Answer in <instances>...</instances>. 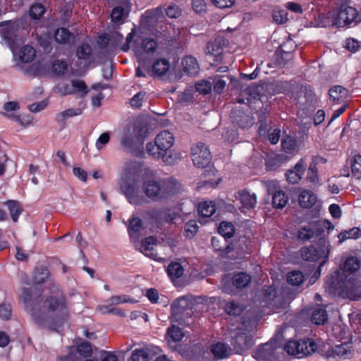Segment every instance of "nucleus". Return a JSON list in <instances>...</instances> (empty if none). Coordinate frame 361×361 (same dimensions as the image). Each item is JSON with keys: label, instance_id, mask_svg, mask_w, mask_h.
Returning <instances> with one entry per match:
<instances>
[{"label": "nucleus", "instance_id": "obj_1", "mask_svg": "<svg viewBox=\"0 0 361 361\" xmlns=\"http://www.w3.org/2000/svg\"><path fill=\"white\" fill-rule=\"evenodd\" d=\"M1 36L13 54V62L15 68L27 75H38L42 73L44 66L40 61L31 63L36 57V51L30 45L22 46L16 49L18 39L14 29L11 27L3 28Z\"/></svg>", "mask_w": 361, "mask_h": 361}, {"label": "nucleus", "instance_id": "obj_2", "mask_svg": "<svg viewBox=\"0 0 361 361\" xmlns=\"http://www.w3.org/2000/svg\"><path fill=\"white\" fill-rule=\"evenodd\" d=\"M30 312L33 321L40 326H45L48 318L52 316L65 317L68 314L66 300L62 295L50 297L44 302L42 309L35 305Z\"/></svg>", "mask_w": 361, "mask_h": 361}, {"label": "nucleus", "instance_id": "obj_3", "mask_svg": "<svg viewBox=\"0 0 361 361\" xmlns=\"http://www.w3.org/2000/svg\"><path fill=\"white\" fill-rule=\"evenodd\" d=\"M139 180L135 174L126 173L119 182L120 189L131 204H140L143 198L140 194Z\"/></svg>", "mask_w": 361, "mask_h": 361}, {"label": "nucleus", "instance_id": "obj_4", "mask_svg": "<svg viewBox=\"0 0 361 361\" xmlns=\"http://www.w3.org/2000/svg\"><path fill=\"white\" fill-rule=\"evenodd\" d=\"M148 129L135 123L126 127L122 133L121 145L126 149H131L136 143L142 142L147 135Z\"/></svg>", "mask_w": 361, "mask_h": 361}, {"label": "nucleus", "instance_id": "obj_5", "mask_svg": "<svg viewBox=\"0 0 361 361\" xmlns=\"http://www.w3.org/2000/svg\"><path fill=\"white\" fill-rule=\"evenodd\" d=\"M317 345L313 339L290 340L286 343L284 350L298 358L312 354L317 350Z\"/></svg>", "mask_w": 361, "mask_h": 361}, {"label": "nucleus", "instance_id": "obj_6", "mask_svg": "<svg viewBox=\"0 0 361 361\" xmlns=\"http://www.w3.org/2000/svg\"><path fill=\"white\" fill-rule=\"evenodd\" d=\"M318 245L319 247V249H317L314 246L303 247L301 250V256L304 260L310 262H314L319 259L323 258V261L320 264V267H322L329 259L331 245L326 238H320Z\"/></svg>", "mask_w": 361, "mask_h": 361}, {"label": "nucleus", "instance_id": "obj_7", "mask_svg": "<svg viewBox=\"0 0 361 361\" xmlns=\"http://www.w3.org/2000/svg\"><path fill=\"white\" fill-rule=\"evenodd\" d=\"M331 288L334 290H339V293L343 296L348 298L350 300H358L361 299V284L355 279H350L341 281L340 284L338 282L336 284L332 283Z\"/></svg>", "mask_w": 361, "mask_h": 361}, {"label": "nucleus", "instance_id": "obj_8", "mask_svg": "<svg viewBox=\"0 0 361 361\" xmlns=\"http://www.w3.org/2000/svg\"><path fill=\"white\" fill-rule=\"evenodd\" d=\"M142 180V190L145 196L152 201L156 200L158 196V178L156 173L149 169L145 170Z\"/></svg>", "mask_w": 361, "mask_h": 361}, {"label": "nucleus", "instance_id": "obj_9", "mask_svg": "<svg viewBox=\"0 0 361 361\" xmlns=\"http://www.w3.org/2000/svg\"><path fill=\"white\" fill-rule=\"evenodd\" d=\"M159 58V80H165L168 82H173L180 78V75L176 70V59L175 56Z\"/></svg>", "mask_w": 361, "mask_h": 361}, {"label": "nucleus", "instance_id": "obj_10", "mask_svg": "<svg viewBox=\"0 0 361 361\" xmlns=\"http://www.w3.org/2000/svg\"><path fill=\"white\" fill-rule=\"evenodd\" d=\"M358 21L359 14L355 8L351 6H341L334 23L338 27H344L355 25Z\"/></svg>", "mask_w": 361, "mask_h": 361}, {"label": "nucleus", "instance_id": "obj_11", "mask_svg": "<svg viewBox=\"0 0 361 361\" xmlns=\"http://www.w3.org/2000/svg\"><path fill=\"white\" fill-rule=\"evenodd\" d=\"M191 157L195 166L205 168L210 162L211 153L205 144L198 142L191 148Z\"/></svg>", "mask_w": 361, "mask_h": 361}, {"label": "nucleus", "instance_id": "obj_12", "mask_svg": "<svg viewBox=\"0 0 361 361\" xmlns=\"http://www.w3.org/2000/svg\"><path fill=\"white\" fill-rule=\"evenodd\" d=\"M183 190L181 184L173 177L159 180V200L173 197Z\"/></svg>", "mask_w": 361, "mask_h": 361}, {"label": "nucleus", "instance_id": "obj_13", "mask_svg": "<svg viewBox=\"0 0 361 361\" xmlns=\"http://www.w3.org/2000/svg\"><path fill=\"white\" fill-rule=\"evenodd\" d=\"M354 354L351 343L345 342L339 345H336L334 348L327 350L324 356V357L331 361L335 358L339 359H350Z\"/></svg>", "mask_w": 361, "mask_h": 361}, {"label": "nucleus", "instance_id": "obj_14", "mask_svg": "<svg viewBox=\"0 0 361 361\" xmlns=\"http://www.w3.org/2000/svg\"><path fill=\"white\" fill-rule=\"evenodd\" d=\"M231 118L234 124L242 129L252 127L255 123V119L249 114L240 110H234L231 112Z\"/></svg>", "mask_w": 361, "mask_h": 361}, {"label": "nucleus", "instance_id": "obj_15", "mask_svg": "<svg viewBox=\"0 0 361 361\" xmlns=\"http://www.w3.org/2000/svg\"><path fill=\"white\" fill-rule=\"evenodd\" d=\"M140 251L146 257L157 260V240L154 236H149L142 240Z\"/></svg>", "mask_w": 361, "mask_h": 361}, {"label": "nucleus", "instance_id": "obj_16", "mask_svg": "<svg viewBox=\"0 0 361 361\" xmlns=\"http://www.w3.org/2000/svg\"><path fill=\"white\" fill-rule=\"evenodd\" d=\"M236 353L240 354L252 345L251 338L245 333H238L231 341Z\"/></svg>", "mask_w": 361, "mask_h": 361}, {"label": "nucleus", "instance_id": "obj_17", "mask_svg": "<svg viewBox=\"0 0 361 361\" xmlns=\"http://www.w3.org/2000/svg\"><path fill=\"white\" fill-rule=\"evenodd\" d=\"M182 66L183 72L188 76H195L200 71V65L197 60L190 55L183 59Z\"/></svg>", "mask_w": 361, "mask_h": 361}, {"label": "nucleus", "instance_id": "obj_18", "mask_svg": "<svg viewBox=\"0 0 361 361\" xmlns=\"http://www.w3.org/2000/svg\"><path fill=\"white\" fill-rule=\"evenodd\" d=\"M305 171V162L300 159L294 166L293 169L286 173L287 181L291 184L297 183L304 174Z\"/></svg>", "mask_w": 361, "mask_h": 361}, {"label": "nucleus", "instance_id": "obj_19", "mask_svg": "<svg viewBox=\"0 0 361 361\" xmlns=\"http://www.w3.org/2000/svg\"><path fill=\"white\" fill-rule=\"evenodd\" d=\"M155 354V348L151 346L135 349L132 353L130 361H149Z\"/></svg>", "mask_w": 361, "mask_h": 361}, {"label": "nucleus", "instance_id": "obj_20", "mask_svg": "<svg viewBox=\"0 0 361 361\" xmlns=\"http://www.w3.org/2000/svg\"><path fill=\"white\" fill-rule=\"evenodd\" d=\"M142 228V220L137 216H132L128 220V233L130 239L133 242H137L139 238V233Z\"/></svg>", "mask_w": 361, "mask_h": 361}, {"label": "nucleus", "instance_id": "obj_21", "mask_svg": "<svg viewBox=\"0 0 361 361\" xmlns=\"http://www.w3.org/2000/svg\"><path fill=\"white\" fill-rule=\"evenodd\" d=\"M275 350L271 343L263 344L257 348L255 357L259 360L273 361Z\"/></svg>", "mask_w": 361, "mask_h": 361}, {"label": "nucleus", "instance_id": "obj_22", "mask_svg": "<svg viewBox=\"0 0 361 361\" xmlns=\"http://www.w3.org/2000/svg\"><path fill=\"white\" fill-rule=\"evenodd\" d=\"M193 305L191 295H184L177 298L172 304V310L175 314H180L192 307Z\"/></svg>", "mask_w": 361, "mask_h": 361}, {"label": "nucleus", "instance_id": "obj_23", "mask_svg": "<svg viewBox=\"0 0 361 361\" xmlns=\"http://www.w3.org/2000/svg\"><path fill=\"white\" fill-rule=\"evenodd\" d=\"M145 228L149 233L158 229V212L156 209L147 212L144 216Z\"/></svg>", "mask_w": 361, "mask_h": 361}, {"label": "nucleus", "instance_id": "obj_24", "mask_svg": "<svg viewBox=\"0 0 361 361\" xmlns=\"http://www.w3.org/2000/svg\"><path fill=\"white\" fill-rule=\"evenodd\" d=\"M157 64L158 60L154 61L152 68H149L145 61L141 62L136 69V75L137 77H145L149 75L154 78H158V71L157 69Z\"/></svg>", "mask_w": 361, "mask_h": 361}, {"label": "nucleus", "instance_id": "obj_25", "mask_svg": "<svg viewBox=\"0 0 361 361\" xmlns=\"http://www.w3.org/2000/svg\"><path fill=\"white\" fill-rule=\"evenodd\" d=\"M238 199L243 207L247 209L254 208L257 203V197L255 193H250L247 190L238 192Z\"/></svg>", "mask_w": 361, "mask_h": 361}, {"label": "nucleus", "instance_id": "obj_26", "mask_svg": "<svg viewBox=\"0 0 361 361\" xmlns=\"http://www.w3.org/2000/svg\"><path fill=\"white\" fill-rule=\"evenodd\" d=\"M299 204L302 207L310 208L317 201V196L310 190H302L298 197Z\"/></svg>", "mask_w": 361, "mask_h": 361}, {"label": "nucleus", "instance_id": "obj_27", "mask_svg": "<svg viewBox=\"0 0 361 361\" xmlns=\"http://www.w3.org/2000/svg\"><path fill=\"white\" fill-rule=\"evenodd\" d=\"M174 142V137L172 133L168 130L159 131V151L169 149Z\"/></svg>", "mask_w": 361, "mask_h": 361}, {"label": "nucleus", "instance_id": "obj_28", "mask_svg": "<svg viewBox=\"0 0 361 361\" xmlns=\"http://www.w3.org/2000/svg\"><path fill=\"white\" fill-rule=\"evenodd\" d=\"M211 352L216 359L221 360L228 357L231 348L224 343H217L212 345Z\"/></svg>", "mask_w": 361, "mask_h": 361}, {"label": "nucleus", "instance_id": "obj_29", "mask_svg": "<svg viewBox=\"0 0 361 361\" xmlns=\"http://www.w3.org/2000/svg\"><path fill=\"white\" fill-rule=\"evenodd\" d=\"M160 157L166 165H173L180 159V154L171 149V148L159 151Z\"/></svg>", "mask_w": 361, "mask_h": 361}, {"label": "nucleus", "instance_id": "obj_30", "mask_svg": "<svg viewBox=\"0 0 361 361\" xmlns=\"http://www.w3.org/2000/svg\"><path fill=\"white\" fill-rule=\"evenodd\" d=\"M327 319L328 314L324 308L317 306L314 309L311 317V320L313 323L321 325L326 322Z\"/></svg>", "mask_w": 361, "mask_h": 361}, {"label": "nucleus", "instance_id": "obj_31", "mask_svg": "<svg viewBox=\"0 0 361 361\" xmlns=\"http://www.w3.org/2000/svg\"><path fill=\"white\" fill-rule=\"evenodd\" d=\"M361 268V259L355 256H350L346 258L344 264L343 270L350 273H354Z\"/></svg>", "mask_w": 361, "mask_h": 361}, {"label": "nucleus", "instance_id": "obj_32", "mask_svg": "<svg viewBox=\"0 0 361 361\" xmlns=\"http://www.w3.org/2000/svg\"><path fill=\"white\" fill-rule=\"evenodd\" d=\"M216 212V205L214 202H202L199 204L198 212L204 217H210Z\"/></svg>", "mask_w": 361, "mask_h": 361}, {"label": "nucleus", "instance_id": "obj_33", "mask_svg": "<svg viewBox=\"0 0 361 361\" xmlns=\"http://www.w3.org/2000/svg\"><path fill=\"white\" fill-rule=\"evenodd\" d=\"M106 302V304L100 305L97 307V310L101 314H113L120 317L125 316V312L116 307L112 302H108L107 300Z\"/></svg>", "mask_w": 361, "mask_h": 361}, {"label": "nucleus", "instance_id": "obj_34", "mask_svg": "<svg viewBox=\"0 0 361 361\" xmlns=\"http://www.w3.org/2000/svg\"><path fill=\"white\" fill-rule=\"evenodd\" d=\"M166 272L172 280H173L175 279H178L183 276L184 269L180 263L171 262L168 265L166 268Z\"/></svg>", "mask_w": 361, "mask_h": 361}, {"label": "nucleus", "instance_id": "obj_35", "mask_svg": "<svg viewBox=\"0 0 361 361\" xmlns=\"http://www.w3.org/2000/svg\"><path fill=\"white\" fill-rule=\"evenodd\" d=\"M360 237L361 230L357 227H354L348 231H342L338 235L339 243H342L347 239H356Z\"/></svg>", "mask_w": 361, "mask_h": 361}, {"label": "nucleus", "instance_id": "obj_36", "mask_svg": "<svg viewBox=\"0 0 361 361\" xmlns=\"http://www.w3.org/2000/svg\"><path fill=\"white\" fill-rule=\"evenodd\" d=\"M183 336L184 334L181 329L173 325L168 329L166 338L169 342H178L181 341Z\"/></svg>", "mask_w": 361, "mask_h": 361}, {"label": "nucleus", "instance_id": "obj_37", "mask_svg": "<svg viewBox=\"0 0 361 361\" xmlns=\"http://www.w3.org/2000/svg\"><path fill=\"white\" fill-rule=\"evenodd\" d=\"M288 196L282 190L276 191L272 197L273 206L275 208H283L288 202Z\"/></svg>", "mask_w": 361, "mask_h": 361}, {"label": "nucleus", "instance_id": "obj_38", "mask_svg": "<svg viewBox=\"0 0 361 361\" xmlns=\"http://www.w3.org/2000/svg\"><path fill=\"white\" fill-rule=\"evenodd\" d=\"M276 290L273 287H267L264 289V300L269 305L280 307L282 305H277V301L279 300V298L276 296Z\"/></svg>", "mask_w": 361, "mask_h": 361}, {"label": "nucleus", "instance_id": "obj_39", "mask_svg": "<svg viewBox=\"0 0 361 361\" xmlns=\"http://www.w3.org/2000/svg\"><path fill=\"white\" fill-rule=\"evenodd\" d=\"M250 280L251 277L250 275L240 272L233 276V283L236 288H241L246 286L250 282Z\"/></svg>", "mask_w": 361, "mask_h": 361}, {"label": "nucleus", "instance_id": "obj_40", "mask_svg": "<svg viewBox=\"0 0 361 361\" xmlns=\"http://www.w3.org/2000/svg\"><path fill=\"white\" fill-rule=\"evenodd\" d=\"M281 145L283 151L288 154H293L296 150V140L291 136L286 135L281 141Z\"/></svg>", "mask_w": 361, "mask_h": 361}, {"label": "nucleus", "instance_id": "obj_41", "mask_svg": "<svg viewBox=\"0 0 361 361\" xmlns=\"http://www.w3.org/2000/svg\"><path fill=\"white\" fill-rule=\"evenodd\" d=\"M306 179L312 185H320L318 171L315 163L312 162L310 164Z\"/></svg>", "mask_w": 361, "mask_h": 361}, {"label": "nucleus", "instance_id": "obj_42", "mask_svg": "<svg viewBox=\"0 0 361 361\" xmlns=\"http://www.w3.org/2000/svg\"><path fill=\"white\" fill-rule=\"evenodd\" d=\"M305 277L300 271H292L287 274V281L292 286H298L303 283Z\"/></svg>", "mask_w": 361, "mask_h": 361}, {"label": "nucleus", "instance_id": "obj_43", "mask_svg": "<svg viewBox=\"0 0 361 361\" xmlns=\"http://www.w3.org/2000/svg\"><path fill=\"white\" fill-rule=\"evenodd\" d=\"M51 72L56 75H63L68 70V64L62 60H55L51 68Z\"/></svg>", "mask_w": 361, "mask_h": 361}, {"label": "nucleus", "instance_id": "obj_44", "mask_svg": "<svg viewBox=\"0 0 361 361\" xmlns=\"http://www.w3.org/2000/svg\"><path fill=\"white\" fill-rule=\"evenodd\" d=\"M71 35L66 28H60L54 33V39L57 43L66 44L71 40Z\"/></svg>", "mask_w": 361, "mask_h": 361}, {"label": "nucleus", "instance_id": "obj_45", "mask_svg": "<svg viewBox=\"0 0 361 361\" xmlns=\"http://www.w3.org/2000/svg\"><path fill=\"white\" fill-rule=\"evenodd\" d=\"M219 233L225 238H230L233 235L234 226L231 223L223 221L219 225Z\"/></svg>", "mask_w": 361, "mask_h": 361}, {"label": "nucleus", "instance_id": "obj_46", "mask_svg": "<svg viewBox=\"0 0 361 361\" xmlns=\"http://www.w3.org/2000/svg\"><path fill=\"white\" fill-rule=\"evenodd\" d=\"M352 175L357 179L361 178V155L354 156L351 161Z\"/></svg>", "mask_w": 361, "mask_h": 361}, {"label": "nucleus", "instance_id": "obj_47", "mask_svg": "<svg viewBox=\"0 0 361 361\" xmlns=\"http://www.w3.org/2000/svg\"><path fill=\"white\" fill-rule=\"evenodd\" d=\"M5 204L8 206L12 220L16 222L21 212L19 204L14 200H8Z\"/></svg>", "mask_w": 361, "mask_h": 361}, {"label": "nucleus", "instance_id": "obj_48", "mask_svg": "<svg viewBox=\"0 0 361 361\" xmlns=\"http://www.w3.org/2000/svg\"><path fill=\"white\" fill-rule=\"evenodd\" d=\"M108 302H112L114 305L123 304V303H135L137 302L138 300L132 298L127 295H114L111 297L108 300Z\"/></svg>", "mask_w": 361, "mask_h": 361}, {"label": "nucleus", "instance_id": "obj_49", "mask_svg": "<svg viewBox=\"0 0 361 361\" xmlns=\"http://www.w3.org/2000/svg\"><path fill=\"white\" fill-rule=\"evenodd\" d=\"M178 215L174 209H169L159 212V224L161 222L172 223Z\"/></svg>", "mask_w": 361, "mask_h": 361}, {"label": "nucleus", "instance_id": "obj_50", "mask_svg": "<svg viewBox=\"0 0 361 361\" xmlns=\"http://www.w3.org/2000/svg\"><path fill=\"white\" fill-rule=\"evenodd\" d=\"M273 20L277 24H285L288 22V13L283 9H274L272 13Z\"/></svg>", "mask_w": 361, "mask_h": 361}, {"label": "nucleus", "instance_id": "obj_51", "mask_svg": "<svg viewBox=\"0 0 361 361\" xmlns=\"http://www.w3.org/2000/svg\"><path fill=\"white\" fill-rule=\"evenodd\" d=\"M72 86L73 87L74 94H78L80 97H84L88 92L87 87L82 80H72Z\"/></svg>", "mask_w": 361, "mask_h": 361}, {"label": "nucleus", "instance_id": "obj_52", "mask_svg": "<svg viewBox=\"0 0 361 361\" xmlns=\"http://www.w3.org/2000/svg\"><path fill=\"white\" fill-rule=\"evenodd\" d=\"M346 92V90L341 86H335L329 90L330 98L336 103H338Z\"/></svg>", "mask_w": 361, "mask_h": 361}, {"label": "nucleus", "instance_id": "obj_53", "mask_svg": "<svg viewBox=\"0 0 361 361\" xmlns=\"http://www.w3.org/2000/svg\"><path fill=\"white\" fill-rule=\"evenodd\" d=\"M212 82L209 80H202L196 83V90L202 94H209L212 91Z\"/></svg>", "mask_w": 361, "mask_h": 361}, {"label": "nucleus", "instance_id": "obj_54", "mask_svg": "<svg viewBox=\"0 0 361 361\" xmlns=\"http://www.w3.org/2000/svg\"><path fill=\"white\" fill-rule=\"evenodd\" d=\"M199 226L195 221L190 220L188 221L184 226L185 235L191 238L197 232Z\"/></svg>", "mask_w": 361, "mask_h": 361}, {"label": "nucleus", "instance_id": "obj_55", "mask_svg": "<svg viewBox=\"0 0 361 361\" xmlns=\"http://www.w3.org/2000/svg\"><path fill=\"white\" fill-rule=\"evenodd\" d=\"M225 310L230 315H239L242 312V307L234 301H230L226 303Z\"/></svg>", "mask_w": 361, "mask_h": 361}, {"label": "nucleus", "instance_id": "obj_56", "mask_svg": "<svg viewBox=\"0 0 361 361\" xmlns=\"http://www.w3.org/2000/svg\"><path fill=\"white\" fill-rule=\"evenodd\" d=\"M91 54V47L87 44H83L77 49L76 55L78 59L87 60Z\"/></svg>", "mask_w": 361, "mask_h": 361}, {"label": "nucleus", "instance_id": "obj_57", "mask_svg": "<svg viewBox=\"0 0 361 361\" xmlns=\"http://www.w3.org/2000/svg\"><path fill=\"white\" fill-rule=\"evenodd\" d=\"M81 114L82 111L80 109H68L59 114L56 118L59 121H64L68 118L78 116Z\"/></svg>", "mask_w": 361, "mask_h": 361}, {"label": "nucleus", "instance_id": "obj_58", "mask_svg": "<svg viewBox=\"0 0 361 361\" xmlns=\"http://www.w3.org/2000/svg\"><path fill=\"white\" fill-rule=\"evenodd\" d=\"M166 15L171 18H178L182 13L181 8L176 4H171L165 8Z\"/></svg>", "mask_w": 361, "mask_h": 361}, {"label": "nucleus", "instance_id": "obj_59", "mask_svg": "<svg viewBox=\"0 0 361 361\" xmlns=\"http://www.w3.org/2000/svg\"><path fill=\"white\" fill-rule=\"evenodd\" d=\"M191 5L196 13L203 14L207 11V4L204 0H192Z\"/></svg>", "mask_w": 361, "mask_h": 361}, {"label": "nucleus", "instance_id": "obj_60", "mask_svg": "<svg viewBox=\"0 0 361 361\" xmlns=\"http://www.w3.org/2000/svg\"><path fill=\"white\" fill-rule=\"evenodd\" d=\"M45 11L44 7L40 4H33L30 10V15L33 19L39 18Z\"/></svg>", "mask_w": 361, "mask_h": 361}, {"label": "nucleus", "instance_id": "obj_61", "mask_svg": "<svg viewBox=\"0 0 361 361\" xmlns=\"http://www.w3.org/2000/svg\"><path fill=\"white\" fill-rule=\"evenodd\" d=\"M314 231L310 227H302L298 231V237L302 240H307L313 238Z\"/></svg>", "mask_w": 361, "mask_h": 361}, {"label": "nucleus", "instance_id": "obj_62", "mask_svg": "<svg viewBox=\"0 0 361 361\" xmlns=\"http://www.w3.org/2000/svg\"><path fill=\"white\" fill-rule=\"evenodd\" d=\"M145 92H140L130 99V105L133 108L138 109L142 106V102L145 97Z\"/></svg>", "mask_w": 361, "mask_h": 361}, {"label": "nucleus", "instance_id": "obj_63", "mask_svg": "<svg viewBox=\"0 0 361 361\" xmlns=\"http://www.w3.org/2000/svg\"><path fill=\"white\" fill-rule=\"evenodd\" d=\"M193 94L191 89H186L178 95V101L182 104H188L192 102Z\"/></svg>", "mask_w": 361, "mask_h": 361}, {"label": "nucleus", "instance_id": "obj_64", "mask_svg": "<svg viewBox=\"0 0 361 361\" xmlns=\"http://www.w3.org/2000/svg\"><path fill=\"white\" fill-rule=\"evenodd\" d=\"M77 352L83 357H88L91 355L92 347L89 343L83 342L78 345Z\"/></svg>", "mask_w": 361, "mask_h": 361}]
</instances>
